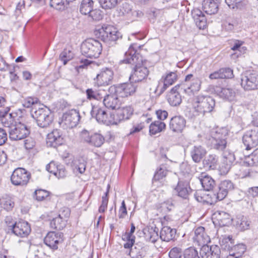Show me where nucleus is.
<instances>
[{
	"instance_id": "1",
	"label": "nucleus",
	"mask_w": 258,
	"mask_h": 258,
	"mask_svg": "<svg viewBox=\"0 0 258 258\" xmlns=\"http://www.w3.org/2000/svg\"><path fill=\"white\" fill-rule=\"evenodd\" d=\"M134 45L135 44L130 45L127 51L124 53V58L120 60V62L134 66L130 77V81L137 83L146 79L149 71L148 68L144 66L142 57L139 53H137Z\"/></svg>"
},
{
	"instance_id": "2",
	"label": "nucleus",
	"mask_w": 258,
	"mask_h": 258,
	"mask_svg": "<svg viewBox=\"0 0 258 258\" xmlns=\"http://www.w3.org/2000/svg\"><path fill=\"white\" fill-rule=\"evenodd\" d=\"M215 106L213 98L208 95H199L196 96L192 102L193 113L195 116L204 115L211 112Z\"/></svg>"
},
{
	"instance_id": "3",
	"label": "nucleus",
	"mask_w": 258,
	"mask_h": 258,
	"mask_svg": "<svg viewBox=\"0 0 258 258\" xmlns=\"http://www.w3.org/2000/svg\"><path fill=\"white\" fill-rule=\"evenodd\" d=\"M208 144H210L212 148L223 152V157L224 162L228 168L235 161V158L234 154L228 150H225L227 147V141L225 139H216L208 137Z\"/></svg>"
},
{
	"instance_id": "4",
	"label": "nucleus",
	"mask_w": 258,
	"mask_h": 258,
	"mask_svg": "<svg viewBox=\"0 0 258 258\" xmlns=\"http://www.w3.org/2000/svg\"><path fill=\"white\" fill-rule=\"evenodd\" d=\"M102 50V44L94 39H88L81 44V51L85 56L91 58L99 57Z\"/></svg>"
},
{
	"instance_id": "5",
	"label": "nucleus",
	"mask_w": 258,
	"mask_h": 258,
	"mask_svg": "<svg viewBox=\"0 0 258 258\" xmlns=\"http://www.w3.org/2000/svg\"><path fill=\"white\" fill-rule=\"evenodd\" d=\"M32 117L36 120L37 125L42 128L47 127L52 123L53 118L50 110L47 107H38L31 110Z\"/></svg>"
},
{
	"instance_id": "6",
	"label": "nucleus",
	"mask_w": 258,
	"mask_h": 258,
	"mask_svg": "<svg viewBox=\"0 0 258 258\" xmlns=\"http://www.w3.org/2000/svg\"><path fill=\"white\" fill-rule=\"evenodd\" d=\"M94 35L103 41H115L121 38L120 33L112 25H103L94 31Z\"/></svg>"
},
{
	"instance_id": "7",
	"label": "nucleus",
	"mask_w": 258,
	"mask_h": 258,
	"mask_svg": "<svg viewBox=\"0 0 258 258\" xmlns=\"http://www.w3.org/2000/svg\"><path fill=\"white\" fill-rule=\"evenodd\" d=\"M80 140L82 143L95 147H101L104 142V138L101 134L86 130H83L80 133Z\"/></svg>"
},
{
	"instance_id": "8",
	"label": "nucleus",
	"mask_w": 258,
	"mask_h": 258,
	"mask_svg": "<svg viewBox=\"0 0 258 258\" xmlns=\"http://www.w3.org/2000/svg\"><path fill=\"white\" fill-rule=\"evenodd\" d=\"M241 85L245 90H254L258 87V73L255 71H248L242 75Z\"/></svg>"
},
{
	"instance_id": "9",
	"label": "nucleus",
	"mask_w": 258,
	"mask_h": 258,
	"mask_svg": "<svg viewBox=\"0 0 258 258\" xmlns=\"http://www.w3.org/2000/svg\"><path fill=\"white\" fill-rule=\"evenodd\" d=\"M91 115L99 122L107 125L113 124V111L107 113L104 109L98 106H93Z\"/></svg>"
},
{
	"instance_id": "10",
	"label": "nucleus",
	"mask_w": 258,
	"mask_h": 258,
	"mask_svg": "<svg viewBox=\"0 0 258 258\" xmlns=\"http://www.w3.org/2000/svg\"><path fill=\"white\" fill-rule=\"evenodd\" d=\"M9 138L11 140H21L26 138L30 134L27 126L20 122L16 124L13 127L9 129Z\"/></svg>"
},
{
	"instance_id": "11",
	"label": "nucleus",
	"mask_w": 258,
	"mask_h": 258,
	"mask_svg": "<svg viewBox=\"0 0 258 258\" xmlns=\"http://www.w3.org/2000/svg\"><path fill=\"white\" fill-rule=\"evenodd\" d=\"M30 177V173L25 169L18 168L13 171L11 180L15 185L23 186L28 183Z\"/></svg>"
},
{
	"instance_id": "12",
	"label": "nucleus",
	"mask_w": 258,
	"mask_h": 258,
	"mask_svg": "<svg viewBox=\"0 0 258 258\" xmlns=\"http://www.w3.org/2000/svg\"><path fill=\"white\" fill-rule=\"evenodd\" d=\"M133 82L123 83L118 86L113 85L110 86V91L116 92L119 97H126L133 95L136 90V86Z\"/></svg>"
},
{
	"instance_id": "13",
	"label": "nucleus",
	"mask_w": 258,
	"mask_h": 258,
	"mask_svg": "<svg viewBox=\"0 0 258 258\" xmlns=\"http://www.w3.org/2000/svg\"><path fill=\"white\" fill-rule=\"evenodd\" d=\"M63 241V234L61 232L50 231L44 239V243L53 250H56L58 244Z\"/></svg>"
},
{
	"instance_id": "14",
	"label": "nucleus",
	"mask_w": 258,
	"mask_h": 258,
	"mask_svg": "<svg viewBox=\"0 0 258 258\" xmlns=\"http://www.w3.org/2000/svg\"><path fill=\"white\" fill-rule=\"evenodd\" d=\"M242 141L246 150L255 148L258 145V128L247 131L243 136Z\"/></svg>"
},
{
	"instance_id": "15",
	"label": "nucleus",
	"mask_w": 258,
	"mask_h": 258,
	"mask_svg": "<svg viewBox=\"0 0 258 258\" xmlns=\"http://www.w3.org/2000/svg\"><path fill=\"white\" fill-rule=\"evenodd\" d=\"M234 188V184L230 180H224L219 184L218 189L214 191V195L217 200L221 201Z\"/></svg>"
},
{
	"instance_id": "16",
	"label": "nucleus",
	"mask_w": 258,
	"mask_h": 258,
	"mask_svg": "<svg viewBox=\"0 0 258 258\" xmlns=\"http://www.w3.org/2000/svg\"><path fill=\"white\" fill-rule=\"evenodd\" d=\"M177 80L176 72H170L163 75L160 79L157 89L160 94L163 93L169 86L172 85Z\"/></svg>"
},
{
	"instance_id": "17",
	"label": "nucleus",
	"mask_w": 258,
	"mask_h": 258,
	"mask_svg": "<svg viewBox=\"0 0 258 258\" xmlns=\"http://www.w3.org/2000/svg\"><path fill=\"white\" fill-rule=\"evenodd\" d=\"M133 112L134 109L130 106L118 107L113 111V124H116L122 120L129 119Z\"/></svg>"
},
{
	"instance_id": "18",
	"label": "nucleus",
	"mask_w": 258,
	"mask_h": 258,
	"mask_svg": "<svg viewBox=\"0 0 258 258\" xmlns=\"http://www.w3.org/2000/svg\"><path fill=\"white\" fill-rule=\"evenodd\" d=\"M118 97L116 92L110 91V87L108 90V93L105 92L103 97V103L106 108L115 111L120 105V101Z\"/></svg>"
},
{
	"instance_id": "19",
	"label": "nucleus",
	"mask_w": 258,
	"mask_h": 258,
	"mask_svg": "<svg viewBox=\"0 0 258 258\" xmlns=\"http://www.w3.org/2000/svg\"><path fill=\"white\" fill-rule=\"evenodd\" d=\"M9 107L0 110V122L4 126L8 127L9 130L13 127L17 123L16 121L17 113L15 112L9 113Z\"/></svg>"
},
{
	"instance_id": "20",
	"label": "nucleus",
	"mask_w": 258,
	"mask_h": 258,
	"mask_svg": "<svg viewBox=\"0 0 258 258\" xmlns=\"http://www.w3.org/2000/svg\"><path fill=\"white\" fill-rule=\"evenodd\" d=\"M80 115L76 110H71L64 113L62 117V123L67 128H73L78 124Z\"/></svg>"
},
{
	"instance_id": "21",
	"label": "nucleus",
	"mask_w": 258,
	"mask_h": 258,
	"mask_svg": "<svg viewBox=\"0 0 258 258\" xmlns=\"http://www.w3.org/2000/svg\"><path fill=\"white\" fill-rule=\"evenodd\" d=\"M194 236L192 237L193 241L199 246L207 245L211 241L205 228L203 226H199L195 229Z\"/></svg>"
},
{
	"instance_id": "22",
	"label": "nucleus",
	"mask_w": 258,
	"mask_h": 258,
	"mask_svg": "<svg viewBox=\"0 0 258 258\" xmlns=\"http://www.w3.org/2000/svg\"><path fill=\"white\" fill-rule=\"evenodd\" d=\"M200 254L202 258H220L221 249L217 245H205L200 249Z\"/></svg>"
},
{
	"instance_id": "23",
	"label": "nucleus",
	"mask_w": 258,
	"mask_h": 258,
	"mask_svg": "<svg viewBox=\"0 0 258 258\" xmlns=\"http://www.w3.org/2000/svg\"><path fill=\"white\" fill-rule=\"evenodd\" d=\"M12 232L20 237H26L31 232L30 224L26 221H19L13 225Z\"/></svg>"
},
{
	"instance_id": "24",
	"label": "nucleus",
	"mask_w": 258,
	"mask_h": 258,
	"mask_svg": "<svg viewBox=\"0 0 258 258\" xmlns=\"http://www.w3.org/2000/svg\"><path fill=\"white\" fill-rule=\"evenodd\" d=\"M64 142L61 132L57 129L53 130L47 135L46 144L48 146L56 148Z\"/></svg>"
},
{
	"instance_id": "25",
	"label": "nucleus",
	"mask_w": 258,
	"mask_h": 258,
	"mask_svg": "<svg viewBox=\"0 0 258 258\" xmlns=\"http://www.w3.org/2000/svg\"><path fill=\"white\" fill-rule=\"evenodd\" d=\"M113 72L109 69H103L96 78V83L98 86L108 85L112 83Z\"/></svg>"
},
{
	"instance_id": "26",
	"label": "nucleus",
	"mask_w": 258,
	"mask_h": 258,
	"mask_svg": "<svg viewBox=\"0 0 258 258\" xmlns=\"http://www.w3.org/2000/svg\"><path fill=\"white\" fill-rule=\"evenodd\" d=\"M186 120L181 115L172 117L169 122V128L174 133H181L185 128Z\"/></svg>"
},
{
	"instance_id": "27",
	"label": "nucleus",
	"mask_w": 258,
	"mask_h": 258,
	"mask_svg": "<svg viewBox=\"0 0 258 258\" xmlns=\"http://www.w3.org/2000/svg\"><path fill=\"white\" fill-rule=\"evenodd\" d=\"M201 80L198 77L192 79L190 83H185L182 85V89L184 92L189 96L194 94L200 91L201 88Z\"/></svg>"
},
{
	"instance_id": "28",
	"label": "nucleus",
	"mask_w": 258,
	"mask_h": 258,
	"mask_svg": "<svg viewBox=\"0 0 258 258\" xmlns=\"http://www.w3.org/2000/svg\"><path fill=\"white\" fill-rule=\"evenodd\" d=\"M120 12L123 16L131 21H134L143 15L141 11L133 10L131 6L126 3L122 4Z\"/></svg>"
},
{
	"instance_id": "29",
	"label": "nucleus",
	"mask_w": 258,
	"mask_h": 258,
	"mask_svg": "<svg viewBox=\"0 0 258 258\" xmlns=\"http://www.w3.org/2000/svg\"><path fill=\"white\" fill-rule=\"evenodd\" d=\"M175 190L179 197L184 199H187L192 191L189 182L187 180L180 179L179 180Z\"/></svg>"
},
{
	"instance_id": "30",
	"label": "nucleus",
	"mask_w": 258,
	"mask_h": 258,
	"mask_svg": "<svg viewBox=\"0 0 258 258\" xmlns=\"http://www.w3.org/2000/svg\"><path fill=\"white\" fill-rule=\"evenodd\" d=\"M191 15L197 27L200 29H204L207 25V19L202 11L195 8L191 11Z\"/></svg>"
},
{
	"instance_id": "31",
	"label": "nucleus",
	"mask_w": 258,
	"mask_h": 258,
	"mask_svg": "<svg viewBox=\"0 0 258 258\" xmlns=\"http://www.w3.org/2000/svg\"><path fill=\"white\" fill-rule=\"evenodd\" d=\"M179 87V85L175 86L170 90L167 95L168 102L172 106H177L181 103V95L177 91Z\"/></svg>"
},
{
	"instance_id": "32",
	"label": "nucleus",
	"mask_w": 258,
	"mask_h": 258,
	"mask_svg": "<svg viewBox=\"0 0 258 258\" xmlns=\"http://www.w3.org/2000/svg\"><path fill=\"white\" fill-rule=\"evenodd\" d=\"M251 222L249 218L244 216H237L234 222L236 228L240 231H244L250 229Z\"/></svg>"
},
{
	"instance_id": "33",
	"label": "nucleus",
	"mask_w": 258,
	"mask_h": 258,
	"mask_svg": "<svg viewBox=\"0 0 258 258\" xmlns=\"http://www.w3.org/2000/svg\"><path fill=\"white\" fill-rule=\"evenodd\" d=\"M47 170L53 174L58 178H63L66 177L67 172L64 167L62 165H56L54 163H50L46 166Z\"/></svg>"
},
{
	"instance_id": "34",
	"label": "nucleus",
	"mask_w": 258,
	"mask_h": 258,
	"mask_svg": "<svg viewBox=\"0 0 258 258\" xmlns=\"http://www.w3.org/2000/svg\"><path fill=\"white\" fill-rule=\"evenodd\" d=\"M176 230L169 226H164L161 230L160 238L162 241L168 242L174 240L176 236Z\"/></svg>"
},
{
	"instance_id": "35",
	"label": "nucleus",
	"mask_w": 258,
	"mask_h": 258,
	"mask_svg": "<svg viewBox=\"0 0 258 258\" xmlns=\"http://www.w3.org/2000/svg\"><path fill=\"white\" fill-rule=\"evenodd\" d=\"M199 179L205 190L210 191L213 189L215 185V180L206 173H202L199 176Z\"/></svg>"
},
{
	"instance_id": "36",
	"label": "nucleus",
	"mask_w": 258,
	"mask_h": 258,
	"mask_svg": "<svg viewBox=\"0 0 258 258\" xmlns=\"http://www.w3.org/2000/svg\"><path fill=\"white\" fill-rule=\"evenodd\" d=\"M207 154V151L202 146H195L190 151V155L193 161L199 163Z\"/></svg>"
},
{
	"instance_id": "37",
	"label": "nucleus",
	"mask_w": 258,
	"mask_h": 258,
	"mask_svg": "<svg viewBox=\"0 0 258 258\" xmlns=\"http://www.w3.org/2000/svg\"><path fill=\"white\" fill-rule=\"evenodd\" d=\"M229 131L226 127H216L212 129L210 133L209 137L227 140Z\"/></svg>"
},
{
	"instance_id": "38",
	"label": "nucleus",
	"mask_w": 258,
	"mask_h": 258,
	"mask_svg": "<svg viewBox=\"0 0 258 258\" xmlns=\"http://www.w3.org/2000/svg\"><path fill=\"white\" fill-rule=\"evenodd\" d=\"M203 10L208 15H213L218 11V4L213 0H205L203 3Z\"/></svg>"
},
{
	"instance_id": "39",
	"label": "nucleus",
	"mask_w": 258,
	"mask_h": 258,
	"mask_svg": "<svg viewBox=\"0 0 258 258\" xmlns=\"http://www.w3.org/2000/svg\"><path fill=\"white\" fill-rule=\"evenodd\" d=\"M87 98L89 100H101L104 94L105 91L103 90L89 88L86 90Z\"/></svg>"
},
{
	"instance_id": "40",
	"label": "nucleus",
	"mask_w": 258,
	"mask_h": 258,
	"mask_svg": "<svg viewBox=\"0 0 258 258\" xmlns=\"http://www.w3.org/2000/svg\"><path fill=\"white\" fill-rule=\"evenodd\" d=\"M216 91L220 97L229 101L233 100L235 96V91L231 88L217 87Z\"/></svg>"
},
{
	"instance_id": "41",
	"label": "nucleus",
	"mask_w": 258,
	"mask_h": 258,
	"mask_svg": "<svg viewBox=\"0 0 258 258\" xmlns=\"http://www.w3.org/2000/svg\"><path fill=\"white\" fill-rule=\"evenodd\" d=\"M215 219L221 226H228L231 223V218L230 215L225 212L221 211L215 213Z\"/></svg>"
},
{
	"instance_id": "42",
	"label": "nucleus",
	"mask_w": 258,
	"mask_h": 258,
	"mask_svg": "<svg viewBox=\"0 0 258 258\" xmlns=\"http://www.w3.org/2000/svg\"><path fill=\"white\" fill-rule=\"evenodd\" d=\"M143 232L146 239L152 243H155L159 238L158 229L156 227L145 229Z\"/></svg>"
},
{
	"instance_id": "43",
	"label": "nucleus",
	"mask_w": 258,
	"mask_h": 258,
	"mask_svg": "<svg viewBox=\"0 0 258 258\" xmlns=\"http://www.w3.org/2000/svg\"><path fill=\"white\" fill-rule=\"evenodd\" d=\"M79 10L82 15H87L93 9L94 2L93 0H79Z\"/></svg>"
},
{
	"instance_id": "44",
	"label": "nucleus",
	"mask_w": 258,
	"mask_h": 258,
	"mask_svg": "<svg viewBox=\"0 0 258 258\" xmlns=\"http://www.w3.org/2000/svg\"><path fill=\"white\" fill-rule=\"evenodd\" d=\"M0 205L6 211H11L15 206V202L12 198L6 195L0 199Z\"/></svg>"
},
{
	"instance_id": "45",
	"label": "nucleus",
	"mask_w": 258,
	"mask_h": 258,
	"mask_svg": "<svg viewBox=\"0 0 258 258\" xmlns=\"http://www.w3.org/2000/svg\"><path fill=\"white\" fill-rule=\"evenodd\" d=\"M218 157L214 154H210L203 160L204 167L210 169H214L217 167Z\"/></svg>"
},
{
	"instance_id": "46",
	"label": "nucleus",
	"mask_w": 258,
	"mask_h": 258,
	"mask_svg": "<svg viewBox=\"0 0 258 258\" xmlns=\"http://www.w3.org/2000/svg\"><path fill=\"white\" fill-rule=\"evenodd\" d=\"M166 124L159 120L155 121L152 122L149 127V132L151 135H156L165 130Z\"/></svg>"
},
{
	"instance_id": "47",
	"label": "nucleus",
	"mask_w": 258,
	"mask_h": 258,
	"mask_svg": "<svg viewBox=\"0 0 258 258\" xmlns=\"http://www.w3.org/2000/svg\"><path fill=\"white\" fill-rule=\"evenodd\" d=\"M168 172L167 167L165 165H161L155 172L153 178V182L155 183L165 177Z\"/></svg>"
},
{
	"instance_id": "48",
	"label": "nucleus",
	"mask_w": 258,
	"mask_h": 258,
	"mask_svg": "<svg viewBox=\"0 0 258 258\" xmlns=\"http://www.w3.org/2000/svg\"><path fill=\"white\" fill-rule=\"evenodd\" d=\"M234 240L231 235L222 236L219 239V243L224 250L230 251L232 247L234 245Z\"/></svg>"
},
{
	"instance_id": "49",
	"label": "nucleus",
	"mask_w": 258,
	"mask_h": 258,
	"mask_svg": "<svg viewBox=\"0 0 258 258\" xmlns=\"http://www.w3.org/2000/svg\"><path fill=\"white\" fill-rule=\"evenodd\" d=\"M66 221L57 216L51 220L50 226L52 229L61 230L66 227Z\"/></svg>"
},
{
	"instance_id": "50",
	"label": "nucleus",
	"mask_w": 258,
	"mask_h": 258,
	"mask_svg": "<svg viewBox=\"0 0 258 258\" xmlns=\"http://www.w3.org/2000/svg\"><path fill=\"white\" fill-rule=\"evenodd\" d=\"M23 106L26 108H29L32 107L33 108H38V107H40L42 105H40V101L37 97H28L24 99L23 103Z\"/></svg>"
},
{
	"instance_id": "51",
	"label": "nucleus",
	"mask_w": 258,
	"mask_h": 258,
	"mask_svg": "<svg viewBox=\"0 0 258 258\" xmlns=\"http://www.w3.org/2000/svg\"><path fill=\"white\" fill-rule=\"evenodd\" d=\"M50 192L44 189H36L34 194V198L38 201H42L50 199Z\"/></svg>"
},
{
	"instance_id": "52",
	"label": "nucleus",
	"mask_w": 258,
	"mask_h": 258,
	"mask_svg": "<svg viewBox=\"0 0 258 258\" xmlns=\"http://www.w3.org/2000/svg\"><path fill=\"white\" fill-rule=\"evenodd\" d=\"M245 163L250 166L258 165V148L245 158Z\"/></svg>"
},
{
	"instance_id": "53",
	"label": "nucleus",
	"mask_w": 258,
	"mask_h": 258,
	"mask_svg": "<svg viewBox=\"0 0 258 258\" xmlns=\"http://www.w3.org/2000/svg\"><path fill=\"white\" fill-rule=\"evenodd\" d=\"M122 239L123 241H126V242L124 243L123 245V246L125 248H129L130 249V250L132 249H134L135 252H138L136 247H135L134 248H132L135 241V236H130L124 234L122 235Z\"/></svg>"
},
{
	"instance_id": "54",
	"label": "nucleus",
	"mask_w": 258,
	"mask_h": 258,
	"mask_svg": "<svg viewBox=\"0 0 258 258\" xmlns=\"http://www.w3.org/2000/svg\"><path fill=\"white\" fill-rule=\"evenodd\" d=\"M183 258H201L197 249L194 247L186 248L183 252Z\"/></svg>"
},
{
	"instance_id": "55",
	"label": "nucleus",
	"mask_w": 258,
	"mask_h": 258,
	"mask_svg": "<svg viewBox=\"0 0 258 258\" xmlns=\"http://www.w3.org/2000/svg\"><path fill=\"white\" fill-rule=\"evenodd\" d=\"M73 57V53L67 49H64L59 55V59L62 61L63 64H66Z\"/></svg>"
},
{
	"instance_id": "56",
	"label": "nucleus",
	"mask_w": 258,
	"mask_h": 258,
	"mask_svg": "<svg viewBox=\"0 0 258 258\" xmlns=\"http://www.w3.org/2000/svg\"><path fill=\"white\" fill-rule=\"evenodd\" d=\"M99 3L104 9H111L114 8L117 4V0H99Z\"/></svg>"
},
{
	"instance_id": "57",
	"label": "nucleus",
	"mask_w": 258,
	"mask_h": 258,
	"mask_svg": "<svg viewBox=\"0 0 258 258\" xmlns=\"http://www.w3.org/2000/svg\"><path fill=\"white\" fill-rule=\"evenodd\" d=\"M245 250V245L243 244H239L233 246L229 251H233V253L241 257Z\"/></svg>"
},
{
	"instance_id": "58",
	"label": "nucleus",
	"mask_w": 258,
	"mask_h": 258,
	"mask_svg": "<svg viewBox=\"0 0 258 258\" xmlns=\"http://www.w3.org/2000/svg\"><path fill=\"white\" fill-rule=\"evenodd\" d=\"M182 255H183L182 249L176 246L171 248L168 253L170 258H181Z\"/></svg>"
},
{
	"instance_id": "59",
	"label": "nucleus",
	"mask_w": 258,
	"mask_h": 258,
	"mask_svg": "<svg viewBox=\"0 0 258 258\" xmlns=\"http://www.w3.org/2000/svg\"><path fill=\"white\" fill-rule=\"evenodd\" d=\"M109 187V185H108L107 190L105 192L104 196H103L102 198V203L100 206L99 208V212L100 213H104L107 207L108 198L107 197L108 194V188Z\"/></svg>"
},
{
	"instance_id": "60",
	"label": "nucleus",
	"mask_w": 258,
	"mask_h": 258,
	"mask_svg": "<svg viewBox=\"0 0 258 258\" xmlns=\"http://www.w3.org/2000/svg\"><path fill=\"white\" fill-rule=\"evenodd\" d=\"M243 0H225V3L232 9H240L242 6Z\"/></svg>"
},
{
	"instance_id": "61",
	"label": "nucleus",
	"mask_w": 258,
	"mask_h": 258,
	"mask_svg": "<svg viewBox=\"0 0 258 258\" xmlns=\"http://www.w3.org/2000/svg\"><path fill=\"white\" fill-rule=\"evenodd\" d=\"M70 214V209L68 207H63L59 210L57 216L67 222Z\"/></svg>"
},
{
	"instance_id": "62",
	"label": "nucleus",
	"mask_w": 258,
	"mask_h": 258,
	"mask_svg": "<svg viewBox=\"0 0 258 258\" xmlns=\"http://www.w3.org/2000/svg\"><path fill=\"white\" fill-rule=\"evenodd\" d=\"M222 79H231L234 77L233 70L229 68L220 69Z\"/></svg>"
},
{
	"instance_id": "63",
	"label": "nucleus",
	"mask_w": 258,
	"mask_h": 258,
	"mask_svg": "<svg viewBox=\"0 0 258 258\" xmlns=\"http://www.w3.org/2000/svg\"><path fill=\"white\" fill-rule=\"evenodd\" d=\"M89 16L93 20L95 21H99L102 19V14L100 10L98 9H93L90 13Z\"/></svg>"
},
{
	"instance_id": "64",
	"label": "nucleus",
	"mask_w": 258,
	"mask_h": 258,
	"mask_svg": "<svg viewBox=\"0 0 258 258\" xmlns=\"http://www.w3.org/2000/svg\"><path fill=\"white\" fill-rule=\"evenodd\" d=\"M77 162L76 160L73 162L75 169L81 174L83 173L86 170V163L84 161L80 162V160H78V163Z\"/></svg>"
}]
</instances>
